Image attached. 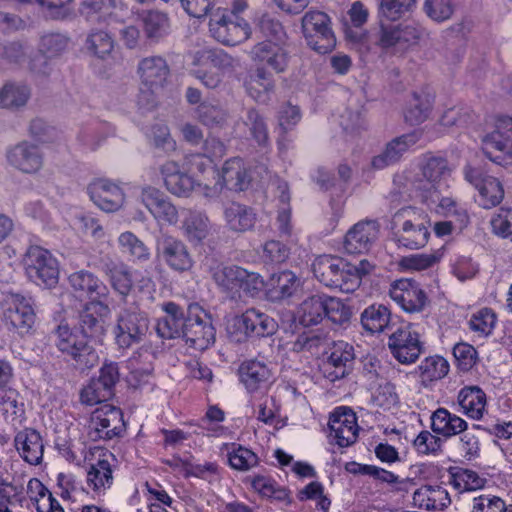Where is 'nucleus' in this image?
I'll use <instances>...</instances> for the list:
<instances>
[{
    "label": "nucleus",
    "mask_w": 512,
    "mask_h": 512,
    "mask_svg": "<svg viewBox=\"0 0 512 512\" xmlns=\"http://www.w3.org/2000/svg\"><path fill=\"white\" fill-rule=\"evenodd\" d=\"M312 271L316 279L332 289H338L344 293H352L357 290L358 278L353 264L346 260L332 256L321 255L314 259Z\"/></svg>",
    "instance_id": "1"
},
{
    "label": "nucleus",
    "mask_w": 512,
    "mask_h": 512,
    "mask_svg": "<svg viewBox=\"0 0 512 512\" xmlns=\"http://www.w3.org/2000/svg\"><path fill=\"white\" fill-rule=\"evenodd\" d=\"M52 340L58 350L70 357L78 368L89 369L97 365L99 356L89 340L68 324H59L52 332Z\"/></svg>",
    "instance_id": "2"
},
{
    "label": "nucleus",
    "mask_w": 512,
    "mask_h": 512,
    "mask_svg": "<svg viewBox=\"0 0 512 512\" xmlns=\"http://www.w3.org/2000/svg\"><path fill=\"white\" fill-rule=\"evenodd\" d=\"M391 224L399 246L420 249L427 244L430 232L416 208H401L393 215Z\"/></svg>",
    "instance_id": "3"
},
{
    "label": "nucleus",
    "mask_w": 512,
    "mask_h": 512,
    "mask_svg": "<svg viewBox=\"0 0 512 512\" xmlns=\"http://www.w3.org/2000/svg\"><path fill=\"white\" fill-rule=\"evenodd\" d=\"M149 318L138 307L123 309L113 329L115 343L120 349H128L143 342L149 332Z\"/></svg>",
    "instance_id": "4"
},
{
    "label": "nucleus",
    "mask_w": 512,
    "mask_h": 512,
    "mask_svg": "<svg viewBox=\"0 0 512 512\" xmlns=\"http://www.w3.org/2000/svg\"><path fill=\"white\" fill-rule=\"evenodd\" d=\"M302 31L307 44L316 52L326 54L333 50L336 38L330 17L319 10H309L302 18Z\"/></svg>",
    "instance_id": "5"
},
{
    "label": "nucleus",
    "mask_w": 512,
    "mask_h": 512,
    "mask_svg": "<svg viewBox=\"0 0 512 512\" xmlns=\"http://www.w3.org/2000/svg\"><path fill=\"white\" fill-rule=\"evenodd\" d=\"M28 278L40 285L53 287L59 279V265L56 258L40 246H31L23 259Z\"/></svg>",
    "instance_id": "6"
},
{
    "label": "nucleus",
    "mask_w": 512,
    "mask_h": 512,
    "mask_svg": "<svg viewBox=\"0 0 512 512\" xmlns=\"http://www.w3.org/2000/svg\"><path fill=\"white\" fill-rule=\"evenodd\" d=\"M186 345L202 352L215 342V328L208 314L198 304L188 306V320L182 334Z\"/></svg>",
    "instance_id": "7"
},
{
    "label": "nucleus",
    "mask_w": 512,
    "mask_h": 512,
    "mask_svg": "<svg viewBox=\"0 0 512 512\" xmlns=\"http://www.w3.org/2000/svg\"><path fill=\"white\" fill-rule=\"evenodd\" d=\"M209 30L219 42L234 46L250 37L251 29L243 18L232 19L225 9L217 8L211 13Z\"/></svg>",
    "instance_id": "8"
},
{
    "label": "nucleus",
    "mask_w": 512,
    "mask_h": 512,
    "mask_svg": "<svg viewBox=\"0 0 512 512\" xmlns=\"http://www.w3.org/2000/svg\"><path fill=\"white\" fill-rule=\"evenodd\" d=\"M68 281L76 297L89 300L91 306H99L104 314L109 312V307L105 304L109 290L96 275L87 270H80L72 273Z\"/></svg>",
    "instance_id": "9"
},
{
    "label": "nucleus",
    "mask_w": 512,
    "mask_h": 512,
    "mask_svg": "<svg viewBox=\"0 0 512 512\" xmlns=\"http://www.w3.org/2000/svg\"><path fill=\"white\" fill-rule=\"evenodd\" d=\"M156 257L175 272H187L194 265L187 245L172 235L164 234L157 238Z\"/></svg>",
    "instance_id": "10"
},
{
    "label": "nucleus",
    "mask_w": 512,
    "mask_h": 512,
    "mask_svg": "<svg viewBox=\"0 0 512 512\" xmlns=\"http://www.w3.org/2000/svg\"><path fill=\"white\" fill-rule=\"evenodd\" d=\"M464 178L479 192V204L490 209L501 203L504 198V189L499 180L486 175L482 167L467 164L463 169Z\"/></svg>",
    "instance_id": "11"
},
{
    "label": "nucleus",
    "mask_w": 512,
    "mask_h": 512,
    "mask_svg": "<svg viewBox=\"0 0 512 512\" xmlns=\"http://www.w3.org/2000/svg\"><path fill=\"white\" fill-rule=\"evenodd\" d=\"M392 355L402 364L414 363L424 351L419 334L412 324L399 327L388 341Z\"/></svg>",
    "instance_id": "12"
},
{
    "label": "nucleus",
    "mask_w": 512,
    "mask_h": 512,
    "mask_svg": "<svg viewBox=\"0 0 512 512\" xmlns=\"http://www.w3.org/2000/svg\"><path fill=\"white\" fill-rule=\"evenodd\" d=\"M88 428L94 441L118 436L124 429L121 410L108 404L97 408L91 414Z\"/></svg>",
    "instance_id": "13"
},
{
    "label": "nucleus",
    "mask_w": 512,
    "mask_h": 512,
    "mask_svg": "<svg viewBox=\"0 0 512 512\" xmlns=\"http://www.w3.org/2000/svg\"><path fill=\"white\" fill-rule=\"evenodd\" d=\"M389 296L408 313L423 311L428 302V297L419 283L407 278L392 282L389 288Z\"/></svg>",
    "instance_id": "14"
},
{
    "label": "nucleus",
    "mask_w": 512,
    "mask_h": 512,
    "mask_svg": "<svg viewBox=\"0 0 512 512\" xmlns=\"http://www.w3.org/2000/svg\"><path fill=\"white\" fill-rule=\"evenodd\" d=\"M79 11L91 23L120 22L128 14L121 0H84Z\"/></svg>",
    "instance_id": "15"
},
{
    "label": "nucleus",
    "mask_w": 512,
    "mask_h": 512,
    "mask_svg": "<svg viewBox=\"0 0 512 512\" xmlns=\"http://www.w3.org/2000/svg\"><path fill=\"white\" fill-rule=\"evenodd\" d=\"M324 362V373L331 382L346 377L352 370L355 352L353 345L345 341L332 342Z\"/></svg>",
    "instance_id": "16"
},
{
    "label": "nucleus",
    "mask_w": 512,
    "mask_h": 512,
    "mask_svg": "<svg viewBox=\"0 0 512 512\" xmlns=\"http://www.w3.org/2000/svg\"><path fill=\"white\" fill-rule=\"evenodd\" d=\"M87 192L93 203L107 213L116 212L123 206L124 193L110 180H94L88 185Z\"/></svg>",
    "instance_id": "17"
},
{
    "label": "nucleus",
    "mask_w": 512,
    "mask_h": 512,
    "mask_svg": "<svg viewBox=\"0 0 512 512\" xmlns=\"http://www.w3.org/2000/svg\"><path fill=\"white\" fill-rule=\"evenodd\" d=\"M330 436L340 447L353 444L358 436L356 416L352 410L341 407L336 409L329 419Z\"/></svg>",
    "instance_id": "18"
},
{
    "label": "nucleus",
    "mask_w": 512,
    "mask_h": 512,
    "mask_svg": "<svg viewBox=\"0 0 512 512\" xmlns=\"http://www.w3.org/2000/svg\"><path fill=\"white\" fill-rule=\"evenodd\" d=\"M161 308L165 315L157 321V334L164 339H174L182 336L186 329L188 312L185 313L183 307L172 301L164 302Z\"/></svg>",
    "instance_id": "19"
},
{
    "label": "nucleus",
    "mask_w": 512,
    "mask_h": 512,
    "mask_svg": "<svg viewBox=\"0 0 512 512\" xmlns=\"http://www.w3.org/2000/svg\"><path fill=\"white\" fill-rule=\"evenodd\" d=\"M142 203L157 221L174 225L178 221V211L156 188L143 187L140 195Z\"/></svg>",
    "instance_id": "20"
},
{
    "label": "nucleus",
    "mask_w": 512,
    "mask_h": 512,
    "mask_svg": "<svg viewBox=\"0 0 512 512\" xmlns=\"http://www.w3.org/2000/svg\"><path fill=\"white\" fill-rule=\"evenodd\" d=\"M420 136V132L413 131L392 139L380 154L372 158V167L380 170L396 163L410 147L418 142Z\"/></svg>",
    "instance_id": "21"
},
{
    "label": "nucleus",
    "mask_w": 512,
    "mask_h": 512,
    "mask_svg": "<svg viewBox=\"0 0 512 512\" xmlns=\"http://www.w3.org/2000/svg\"><path fill=\"white\" fill-rule=\"evenodd\" d=\"M379 233L376 221H361L356 223L346 234L344 248L349 254L367 252Z\"/></svg>",
    "instance_id": "22"
},
{
    "label": "nucleus",
    "mask_w": 512,
    "mask_h": 512,
    "mask_svg": "<svg viewBox=\"0 0 512 512\" xmlns=\"http://www.w3.org/2000/svg\"><path fill=\"white\" fill-rule=\"evenodd\" d=\"M7 160L11 166L24 172L35 173L43 164V157L38 147L22 141L7 152Z\"/></svg>",
    "instance_id": "23"
},
{
    "label": "nucleus",
    "mask_w": 512,
    "mask_h": 512,
    "mask_svg": "<svg viewBox=\"0 0 512 512\" xmlns=\"http://www.w3.org/2000/svg\"><path fill=\"white\" fill-rule=\"evenodd\" d=\"M235 324L246 336L264 337L276 331L277 324L273 318L258 309H247Z\"/></svg>",
    "instance_id": "24"
},
{
    "label": "nucleus",
    "mask_w": 512,
    "mask_h": 512,
    "mask_svg": "<svg viewBox=\"0 0 512 512\" xmlns=\"http://www.w3.org/2000/svg\"><path fill=\"white\" fill-rule=\"evenodd\" d=\"M169 73V66L161 56L143 58L138 64L141 82L152 92L164 86Z\"/></svg>",
    "instance_id": "25"
},
{
    "label": "nucleus",
    "mask_w": 512,
    "mask_h": 512,
    "mask_svg": "<svg viewBox=\"0 0 512 512\" xmlns=\"http://www.w3.org/2000/svg\"><path fill=\"white\" fill-rule=\"evenodd\" d=\"M4 319L19 334H28L36 320L34 309L24 297H15L4 313Z\"/></svg>",
    "instance_id": "26"
},
{
    "label": "nucleus",
    "mask_w": 512,
    "mask_h": 512,
    "mask_svg": "<svg viewBox=\"0 0 512 512\" xmlns=\"http://www.w3.org/2000/svg\"><path fill=\"white\" fill-rule=\"evenodd\" d=\"M483 153L500 166L512 165V140L499 130H494L483 139Z\"/></svg>",
    "instance_id": "27"
},
{
    "label": "nucleus",
    "mask_w": 512,
    "mask_h": 512,
    "mask_svg": "<svg viewBox=\"0 0 512 512\" xmlns=\"http://www.w3.org/2000/svg\"><path fill=\"white\" fill-rule=\"evenodd\" d=\"M241 382L250 393L266 391L270 386L271 371L263 362L245 361L239 368Z\"/></svg>",
    "instance_id": "28"
},
{
    "label": "nucleus",
    "mask_w": 512,
    "mask_h": 512,
    "mask_svg": "<svg viewBox=\"0 0 512 512\" xmlns=\"http://www.w3.org/2000/svg\"><path fill=\"white\" fill-rule=\"evenodd\" d=\"M181 230L186 240L194 246L203 244L210 235L211 223L208 216L200 211L187 210Z\"/></svg>",
    "instance_id": "29"
},
{
    "label": "nucleus",
    "mask_w": 512,
    "mask_h": 512,
    "mask_svg": "<svg viewBox=\"0 0 512 512\" xmlns=\"http://www.w3.org/2000/svg\"><path fill=\"white\" fill-rule=\"evenodd\" d=\"M111 460H113V455L104 452L87 470V485L97 494L105 492L113 484Z\"/></svg>",
    "instance_id": "30"
},
{
    "label": "nucleus",
    "mask_w": 512,
    "mask_h": 512,
    "mask_svg": "<svg viewBox=\"0 0 512 512\" xmlns=\"http://www.w3.org/2000/svg\"><path fill=\"white\" fill-rule=\"evenodd\" d=\"M15 447L22 458L32 465L41 462L44 452V444L40 433L27 428L19 431L14 439Z\"/></svg>",
    "instance_id": "31"
},
{
    "label": "nucleus",
    "mask_w": 512,
    "mask_h": 512,
    "mask_svg": "<svg viewBox=\"0 0 512 512\" xmlns=\"http://www.w3.org/2000/svg\"><path fill=\"white\" fill-rule=\"evenodd\" d=\"M254 61L266 63L275 72H283L288 64V55L283 47L271 40L256 44L251 50Z\"/></svg>",
    "instance_id": "32"
},
{
    "label": "nucleus",
    "mask_w": 512,
    "mask_h": 512,
    "mask_svg": "<svg viewBox=\"0 0 512 512\" xmlns=\"http://www.w3.org/2000/svg\"><path fill=\"white\" fill-rule=\"evenodd\" d=\"M164 184L169 192L177 196H188L195 188L196 181L180 171L174 161H168L161 167Z\"/></svg>",
    "instance_id": "33"
},
{
    "label": "nucleus",
    "mask_w": 512,
    "mask_h": 512,
    "mask_svg": "<svg viewBox=\"0 0 512 512\" xmlns=\"http://www.w3.org/2000/svg\"><path fill=\"white\" fill-rule=\"evenodd\" d=\"M324 319V294L310 295L302 300L296 308L295 320L303 327L316 326Z\"/></svg>",
    "instance_id": "34"
},
{
    "label": "nucleus",
    "mask_w": 512,
    "mask_h": 512,
    "mask_svg": "<svg viewBox=\"0 0 512 512\" xmlns=\"http://www.w3.org/2000/svg\"><path fill=\"white\" fill-rule=\"evenodd\" d=\"M247 94L258 103H267L270 93L274 90V81L270 73L263 67L249 73L244 81Z\"/></svg>",
    "instance_id": "35"
},
{
    "label": "nucleus",
    "mask_w": 512,
    "mask_h": 512,
    "mask_svg": "<svg viewBox=\"0 0 512 512\" xmlns=\"http://www.w3.org/2000/svg\"><path fill=\"white\" fill-rule=\"evenodd\" d=\"M412 499L414 507L425 510H443L451 503L447 490L441 486H422Z\"/></svg>",
    "instance_id": "36"
},
{
    "label": "nucleus",
    "mask_w": 512,
    "mask_h": 512,
    "mask_svg": "<svg viewBox=\"0 0 512 512\" xmlns=\"http://www.w3.org/2000/svg\"><path fill=\"white\" fill-rule=\"evenodd\" d=\"M224 219L229 230L243 233L254 227L256 214L252 208L233 202L225 207Z\"/></svg>",
    "instance_id": "37"
},
{
    "label": "nucleus",
    "mask_w": 512,
    "mask_h": 512,
    "mask_svg": "<svg viewBox=\"0 0 512 512\" xmlns=\"http://www.w3.org/2000/svg\"><path fill=\"white\" fill-rule=\"evenodd\" d=\"M458 403L465 415L479 420L486 411V394L478 386H466L458 394Z\"/></svg>",
    "instance_id": "38"
},
{
    "label": "nucleus",
    "mask_w": 512,
    "mask_h": 512,
    "mask_svg": "<svg viewBox=\"0 0 512 512\" xmlns=\"http://www.w3.org/2000/svg\"><path fill=\"white\" fill-rule=\"evenodd\" d=\"M431 428L436 434L451 437L465 432L467 422L445 408H438L431 416Z\"/></svg>",
    "instance_id": "39"
},
{
    "label": "nucleus",
    "mask_w": 512,
    "mask_h": 512,
    "mask_svg": "<svg viewBox=\"0 0 512 512\" xmlns=\"http://www.w3.org/2000/svg\"><path fill=\"white\" fill-rule=\"evenodd\" d=\"M331 344L328 332L322 330L303 332L293 342L292 350L296 353H309L318 356Z\"/></svg>",
    "instance_id": "40"
},
{
    "label": "nucleus",
    "mask_w": 512,
    "mask_h": 512,
    "mask_svg": "<svg viewBox=\"0 0 512 512\" xmlns=\"http://www.w3.org/2000/svg\"><path fill=\"white\" fill-rule=\"evenodd\" d=\"M442 189L428 190L427 194L423 196L424 201L428 206H434L433 208L439 214L456 216L460 222V227L466 226L469 221L467 212L465 210H458L456 202L452 198L442 195Z\"/></svg>",
    "instance_id": "41"
},
{
    "label": "nucleus",
    "mask_w": 512,
    "mask_h": 512,
    "mask_svg": "<svg viewBox=\"0 0 512 512\" xmlns=\"http://www.w3.org/2000/svg\"><path fill=\"white\" fill-rule=\"evenodd\" d=\"M450 174L451 168L447 160L442 157H429L422 166V175L431 186L428 190L446 188V181L450 177Z\"/></svg>",
    "instance_id": "42"
},
{
    "label": "nucleus",
    "mask_w": 512,
    "mask_h": 512,
    "mask_svg": "<svg viewBox=\"0 0 512 512\" xmlns=\"http://www.w3.org/2000/svg\"><path fill=\"white\" fill-rule=\"evenodd\" d=\"M31 97V89L23 83L8 82L0 89V106L10 110L24 107Z\"/></svg>",
    "instance_id": "43"
},
{
    "label": "nucleus",
    "mask_w": 512,
    "mask_h": 512,
    "mask_svg": "<svg viewBox=\"0 0 512 512\" xmlns=\"http://www.w3.org/2000/svg\"><path fill=\"white\" fill-rule=\"evenodd\" d=\"M449 371L448 362L441 356H430L425 358L417 367L421 383L427 387L432 382L444 378Z\"/></svg>",
    "instance_id": "44"
},
{
    "label": "nucleus",
    "mask_w": 512,
    "mask_h": 512,
    "mask_svg": "<svg viewBox=\"0 0 512 512\" xmlns=\"http://www.w3.org/2000/svg\"><path fill=\"white\" fill-rule=\"evenodd\" d=\"M244 276H246V269L236 265H218L212 269V278L215 283L228 292H236Z\"/></svg>",
    "instance_id": "45"
},
{
    "label": "nucleus",
    "mask_w": 512,
    "mask_h": 512,
    "mask_svg": "<svg viewBox=\"0 0 512 512\" xmlns=\"http://www.w3.org/2000/svg\"><path fill=\"white\" fill-rule=\"evenodd\" d=\"M390 310L382 304L368 306L361 314L363 328L370 333H380L389 325Z\"/></svg>",
    "instance_id": "46"
},
{
    "label": "nucleus",
    "mask_w": 512,
    "mask_h": 512,
    "mask_svg": "<svg viewBox=\"0 0 512 512\" xmlns=\"http://www.w3.org/2000/svg\"><path fill=\"white\" fill-rule=\"evenodd\" d=\"M222 179L227 186L235 190H245L249 184V177L242 159L227 160L222 168Z\"/></svg>",
    "instance_id": "47"
},
{
    "label": "nucleus",
    "mask_w": 512,
    "mask_h": 512,
    "mask_svg": "<svg viewBox=\"0 0 512 512\" xmlns=\"http://www.w3.org/2000/svg\"><path fill=\"white\" fill-rule=\"evenodd\" d=\"M432 109L428 96L413 93L404 110V119L410 125H419L426 121Z\"/></svg>",
    "instance_id": "48"
},
{
    "label": "nucleus",
    "mask_w": 512,
    "mask_h": 512,
    "mask_svg": "<svg viewBox=\"0 0 512 512\" xmlns=\"http://www.w3.org/2000/svg\"><path fill=\"white\" fill-rule=\"evenodd\" d=\"M197 119L209 128H222L228 119L227 111L216 103L201 102L195 109Z\"/></svg>",
    "instance_id": "49"
},
{
    "label": "nucleus",
    "mask_w": 512,
    "mask_h": 512,
    "mask_svg": "<svg viewBox=\"0 0 512 512\" xmlns=\"http://www.w3.org/2000/svg\"><path fill=\"white\" fill-rule=\"evenodd\" d=\"M85 48L92 56L105 59L114 49V39L104 30H92L86 37Z\"/></svg>",
    "instance_id": "50"
},
{
    "label": "nucleus",
    "mask_w": 512,
    "mask_h": 512,
    "mask_svg": "<svg viewBox=\"0 0 512 512\" xmlns=\"http://www.w3.org/2000/svg\"><path fill=\"white\" fill-rule=\"evenodd\" d=\"M449 473L450 483L459 492L477 490L485 484V479L470 469L453 467L450 468Z\"/></svg>",
    "instance_id": "51"
},
{
    "label": "nucleus",
    "mask_w": 512,
    "mask_h": 512,
    "mask_svg": "<svg viewBox=\"0 0 512 512\" xmlns=\"http://www.w3.org/2000/svg\"><path fill=\"white\" fill-rule=\"evenodd\" d=\"M118 243L121 249L128 253L133 261L144 263L151 257L150 249L134 233L126 231L120 234Z\"/></svg>",
    "instance_id": "52"
},
{
    "label": "nucleus",
    "mask_w": 512,
    "mask_h": 512,
    "mask_svg": "<svg viewBox=\"0 0 512 512\" xmlns=\"http://www.w3.org/2000/svg\"><path fill=\"white\" fill-rule=\"evenodd\" d=\"M243 123L259 145L265 146L268 143L269 135L265 118L256 108L247 109Z\"/></svg>",
    "instance_id": "53"
},
{
    "label": "nucleus",
    "mask_w": 512,
    "mask_h": 512,
    "mask_svg": "<svg viewBox=\"0 0 512 512\" xmlns=\"http://www.w3.org/2000/svg\"><path fill=\"white\" fill-rule=\"evenodd\" d=\"M99 310V306L86 305L85 311L80 315V334L85 336L87 340L89 338L99 337L104 333V320L101 317L94 316L90 310Z\"/></svg>",
    "instance_id": "54"
},
{
    "label": "nucleus",
    "mask_w": 512,
    "mask_h": 512,
    "mask_svg": "<svg viewBox=\"0 0 512 512\" xmlns=\"http://www.w3.org/2000/svg\"><path fill=\"white\" fill-rule=\"evenodd\" d=\"M272 291L279 299L291 297L298 289L300 281L291 271H282L271 279Z\"/></svg>",
    "instance_id": "55"
},
{
    "label": "nucleus",
    "mask_w": 512,
    "mask_h": 512,
    "mask_svg": "<svg viewBox=\"0 0 512 512\" xmlns=\"http://www.w3.org/2000/svg\"><path fill=\"white\" fill-rule=\"evenodd\" d=\"M106 274L114 290L124 297L128 296L132 289V278L126 267L123 264L107 265Z\"/></svg>",
    "instance_id": "56"
},
{
    "label": "nucleus",
    "mask_w": 512,
    "mask_h": 512,
    "mask_svg": "<svg viewBox=\"0 0 512 512\" xmlns=\"http://www.w3.org/2000/svg\"><path fill=\"white\" fill-rule=\"evenodd\" d=\"M417 0H381L380 14L388 20L396 21L411 13Z\"/></svg>",
    "instance_id": "57"
},
{
    "label": "nucleus",
    "mask_w": 512,
    "mask_h": 512,
    "mask_svg": "<svg viewBox=\"0 0 512 512\" xmlns=\"http://www.w3.org/2000/svg\"><path fill=\"white\" fill-rule=\"evenodd\" d=\"M258 456L250 449L241 445L234 446L228 453V462L231 468L238 471H248L257 466Z\"/></svg>",
    "instance_id": "58"
},
{
    "label": "nucleus",
    "mask_w": 512,
    "mask_h": 512,
    "mask_svg": "<svg viewBox=\"0 0 512 512\" xmlns=\"http://www.w3.org/2000/svg\"><path fill=\"white\" fill-rule=\"evenodd\" d=\"M325 318L332 323L343 325L349 322L351 317L350 308L339 298L324 295Z\"/></svg>",
    "instance_id": "59"
},
{
    "label": "nucleus",
    "mask_w": 512,
    "mask_h": 512,
    "mask_svg": "<svg viewBox=\"0 0 512 512\" xmlns=\"http://www.w3.org/2000/svg\"><path fill=\"white\" fill-rule=\"evenodd\" d=\"M251 485L261 496L285 500L288 497L287 491L281 488L274 479L269 476L257 475L253 477Z\"/></svg>",
    "instance_id": "60"
},
{
    "label": "nucleus",
    "mask_w": 512,
    "mask_h": 512,
    "mask_svg": "<svg viewBox=\"0 0 512 512\" xmlns=\"http://www.w3.org/2000/svg\"><path fill=\"white\" fill-rule=\"evenodd\" d=\"M69 39L60 33H49L43 35L39 43V51L56 58L60 56L68 47Z\"/></svg>",
    "instance_id": "61"
},
{
    "label": "nucleus",
    "mask_w": 512,
    "mask_h": 512,
    "mask_svg": "<svg viewBox=\"0 0 512 512\" xmlns=\"http://www.w3.org/2000/svg\"><path fill=\"white\" fill-rule=\"evenodd\" d=\"M17 391L8 389L0 399V410L7 421H15L24 414L23 403L19 402Z\"/></svg>",
    "instance_id": "62"
},
{
    "label": "nucleus",
    "mask_w": 512,
    "mask_h": 512,
    "mask_svg": "<svg viewBox=\"0 0 512 512\" xmlns=\"http://www.w3.org/2000/svg\"><path fill=\"white\" fill-rule=\"evenodd\" d=\"M490 223L495 235L512 240V209L500 208L493 215Z\"/></svg>",
    "instance_id": "63"
},
{
    "label": "nucleus",
    "mask_w": 512,
    "mask_h": 512,
    "mask_svg": "<svg viewBox=\"0 0 512 512\" xmlns=\"http://www.w3.org/2000/svg\"><path fill=\"white\" fill-rule=\"evenodd\" d=\"M505 511V501L492 494H480L472 499L470 512H502Z\"/></svg>",
    "instance_id": "64"
}]
</instances>
